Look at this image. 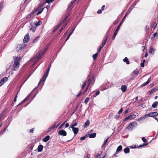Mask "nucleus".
<instances>
[{
	"label": "nucleus",
	"mask_w": 158,
	"mask_h": 158,
	"mask_svg": "<svg viewBox=\"0 0 158 158\" xmlns=\"http://www.w3.org/2000/svg\"><path fill=\"white\" fill-rule=\"evenodd\" d=\"M135 4H134L131 6L130 8L128 10L127 12L126 15H125V16L123 18L122 20L121 21V22L118 25V26L117 27V28L115 32H114V35H113V37L112 38V40H114L115 38L118 31L119 30V29L120 27L121 26L122 24H123V22H124L127 15L131 12V10L133 9L134 6H135Z\"/></svg>",
	"instance_id": "obj_1"
},
{
	"label": "nucleus",
	"mask_w": 158,
	"mask_h": 158,
	"mask_svg": "<svg viewBox=\"0 0 158 158\" xmlns=\"http://www.w3.org/2000/svg\"><path fill=\"white\" fill-rule=\"evenodd\" d=\"M48 49V47H46L45 48L42 52H40L35 55L31 60V62L34 63L32 65V66H33L36 63L38 60H39L41 57L45 53L46 50Z\"/></svg>",
	"instance_id": "obj_2"
},
{
	"label": "nucleus",
	"mask_w": 158,
	"mask_h": 158,
	"mask_svg": "<svg viewBox=\"0 0 158 158\" xmlns=\"http://www.w3.org/2000/svg\"><path fill=\"white\" fill-rule=\"evenodd\" d=\"M49 70H47V71L44 73L38 84V85H42V82L43 84L44 82L48 75Z\"/></svg>",
	"instance_id": "obj_3"
},
{
	"label": "nucleus",
	"mask_w": 158,
	"mask_h": 158,
	"mask_svg": "<svg viewBox=\"0 0 158 158\" xmlns=\"http://www.w3.org/2000/svg\"><path fill=\"white\" fill-rule=\"evenodd\" d=\"M21 58L20 57H17L15 60L14 63L13 64V67L15 69H18L19 68V62L20 61Z\"/></svg>",
	"instance_id": "obj_4"
},
{
	"label": "nucleus",
	"mask_w": 158,
	"mask_h": 158,
	"mask_svg": "<svg viewBox=\"0 0 158 158\" xmlns=\"http://www.w3.org/2000/svg\"><path fill=\"white\" fill-rule=\"evenodd\" d=\"M91 75V72H90L89 75H88V78H89L88 80V82L89 83L88 85H89L90 84L93 85L94 84L95 79L94 78V75L90 76Z\"/></svg>",
	"instance_id": "obj_5"
},
{
	"label": "nucleus",
	"mask_w": 158,
	"mask_h": 158,
	"mask_svg": "<svg viewBox=\"0 0 158 158\" xmlns=\"http://www.w3.org/2000/svg\"><path fill=\"white\" fill-rule=\"evenodd\" d=\"M137 125V123L135 122H132L129 124L128 126L126 127V128L131 131L135 128Z\"/></svg>",
	"instance_id": "obj_6"
},
{
	"label": "nucleus",
	"mask_w": 158,
	"mask_h": 158,
	"mask_svg": "<svg viewBox=\"0 0 158 158\" xmlns=\"http://www.w3.org/2000/svg\"><path fill=\"white\" fill-rule=\"evenodd\" d=\"M158 115V113L156 111L153 112H152L149 113L148 114H145V117L149 116L150 117H152L156 120L158 121V119L156 118V116H157Z\"/></svg>",
	"instance_id": "obj_7"
},
{
	"label": "nucleus",
	"mask_w": 158,
	"mask_h": 158,
	"mask_svg": "<svg viewBox=\"0 0 158 158\" xmlns=\"http://www.w3.org/2000/svg\"><path fill=\"white\" fill-rule=\"evenodd\" d=\"M58 135L61 136H66L67 135L66 132L64 130H61L58 132Z\"/></svg>",
	"instance_id": "obj_8"
},
{
	"label": "nucleus",
	"mask_w": 158,
	"mask_h": 158,
	"mask_svg": "<svg viewBox=\"0 0 158 158\" xmlns=\"http://www.w3.org/2000/svg\"><path fill=\"white\" fill-rule=\"evenodd\" d=\"M8 80L7 77H4L2 78L0 81V87L3 85L4 83L7 81Z\"/></svg>",
	"instance_id": "obj_9"
},
{
	"label": "nucleus",
	"mask_w": 158,
	"mask_h": 158,
	"mask_svg": "<svg viewBox=\"0 0 158 158\" xmlns=\"http://www.w3.org/2000/svg\"><path fill=\"white\" fill-rule=\"evenodd\" d=\"M29 40V36L28 34H27L24 37V39L23 40V42L24 43H26Z\"/></svg>",
	"instance_id": "obj_10"
},
{
	"label": "nucleus",
	"mask_w": 158,
	"mask_h": 158,
	"mask_svg": "<svg viewBox=\"0 0 158 158\" xmlns=\"http://www.w3.org/2000/svg\"><path fill=\"white\" fill-rule=\"evenodd\" d=\"M77 0H74L73 1H72L69 4V5L68 7V9L69 10H71L73 7V4Z\"/></svg>",
	"instance_id": "obj_11"
},
{
	"label": "nucleus",
	"mask_w": 158,
	"mask_h": 158,
	"mask_svg": "<svg viewBox=\"0 0 158 158\" xmlns=\"http://www.w3.org/2000/svg\"><path fill=\"white\" fill-rule=\"evenodd\" d=\"M30 97V95H29L27 97L24 99L22 102H20L19 104L17 105V106H19L25 102Z\"/></svg>",
	"instance_id": "obj_12"
},
{
	"label": "nucleus",
	"mask_w": 158,
	"mask_h": 158,
	"mask_svg": "<svg viewBox=\"0 0 158 158\" xmlns=\"http://www.w3.org/2000/svg\"><path fill=\"white\" fill-rule=\"evenodd\" d=\"M72 129V130L74 132V133L76 135L77 134L78 131H79V128H76V127H73V128H71Z\"/></svg>",
	"instance_id": "obj_13"
},
{
	"label": "nucleus",
	"mask_w": 158,
	"mask_h": 158,
	"mask_svg": "<svg viewBox=\"0 0 158 158\" xmlns=\"http://www.w3.org/2000/svg\"><path fill=\"white\" fill-rule=\"evenodd\" d=\"M127 88V86L125 85H122L121 88L122 91L123 92H124L126 91Z\"/></svg>",
	"instance_id": "obj_14"
},
{
	"label": "nucleus",
	"mask_w": 158,
	"mask_h": 158,
	"mask_svg": "<svg viewBox=\"0 0 158 158\" xmlns=\"http://www.w3.org/2000/svg\"><path fill=\"white\" fill-rule=\"evenodd\" d=\"M43 148V146L42 145H39L37 148L38 151V152H41L42 151Z\"/></svg>",
	"instance_id": "obj_15"
},
{
	"label": "nucleus",
	"mask_w": 158,
	"mask_h": 158,
	"mask_svg": "<svg viewBox=\"0 0 158 158\" xmlns=\"http://www.w3.org/2000/svg\"><path fill=\"white\" fill-rule=\"evenodd\" d=\"M50 138L49 135H47L43 139V141L44 142H47L49 140Z\"/></svg>",
	"instance_id": "obj_16"
},
{
	"label": "nucleus",
	"mask_w": 158,
	"mask_h": 158,
	"mask_svg": "<svg viewBox=\"0 0 158 158\" xmlns=\"http://www.w3.org/2000/svg\"><path fill=\"white\" fill-rule=\"evenodd\" d=\"M96 133H94L92 134H89V138H94L96 136Z\"/></svg>",
	"instance_id": "obj_17"
},
{
	"label": "nucleus",
	"mask_w": 158,
	"mask_h": 158,
	"mask_svg": "<svg viewBox=\"0 0 158 158\" xmlns=\"http://www.w3.org/2000/svg\"><path fill=\"white\" fill-rule=\"evenodd\" d=\"M150 78H149L146 82L143 84L141 86L142 87L144 86L147 85L150 82Z\"/></svg>",
	"instance_id": "obj_18"
},
{
	"label": "nucleus",
	"mask_w": 158,
	"mask_h": 158,
	"mask_svg": "<svg viewBox=\"0 0 158 158\" xmlns=\"http://www.w3.org/2000/svg\"><path fill=\"white\" fill-rule=\"evenodd\" d=\"M63 22H63H61L59 25H57L56 27H55L54 28V30L53 31V32L57 30V29L61 26Z\"/></svg>",
	"instance_id": "obj_19"
},
{
	"label": "nucleus",
	"mask_w": 158,
	"mask_h": 158,
	"mask_svg": "<svg viewBox=\"0 0 158 158\" xmlns=\"http://www.w3.org/2000/svg\"><path fill=\"white\" fill-rule=\"evenodd\" d=\"M155 49L153 48H151L149 49V53L153 55L154 53Z\"/></svg>",
	"instance_id": "obj_20"
},
{
	"label": "nucleus",
	"mask_w": 158,
	"mask_h": 158,
	"mask_svg": "<svg viewBox=\"0 0 158 158\" xmlns=\"http://www.w3.org/2000/svg\"><path fill=\"white\" fill-rule=\"evenodd\" d=\"M139 73V71L137 70H135L132 73L133 74L135 75V77L137 76Z\"/></svg>",
	"instance_id": "obj_21"
},
{
	"label": "nucleus",
	"mask_w": 158,
	"mask_h": 158,
	"mask_svg": "<svg viewBox=\"0 0 158 158\" xmlns=\"http://www.w3.org/2000/svg\"><path fill=\"white\" fill-rule=\"evenodd\" d=\"M90 122L89 120H87L84 124V127L85 128H86L87 127L89 124Z\"/></svg>",
	"instance_id": "obj_22"
},
{
	"label": "nucleus",
	"mask_w": 158,
	"mask_h": 158,
	"mask_svg": "<svg viewBox=\"0 0 158 158\" xmlns=\"http://www.w3.org/2000/svg\"><path fill=\"white\" fill-rule=\"evenodd\" d=\"M157 31L158 32L155 33L152 35L151 38V39H154L156 36H158V30H157Z\"/></svg>",
	"instance_id": "obj_23"
},
{
	"label": "nucleus",
	"mask_w": 158,
	"mask_h": 158,
	"mask_svg": "<svg viewBox=\"0 0 158 158\" xmlns=\"http://www.w3.org/2000/svg\"><path fill=\"white\" fill-rule=\"evenodd\" d=\"M158 104V102L157 101H156L154 102L152 105V106L153 108L156 107Z\"/></svg>",
	"instance_id": "obj_24"
},
{
	"label": "nucleus",
	"mask_w": 158,
	"mask_h": 158,
	"mask_svg": "<svg viewBox=\"0 0 158 158\" xmlns=\"http://www.w3.org/2000/svg\"><path fill=\"white\" fill-rule=\"evenodd\" d=\"M80 105V103H78L77 105H76V108L74 110H73V112H72V115L73 114H74V113L76 111V110H77L78 108L79 107V106Z\"/></svg>",
	"instance_id": "obj_25"
},
{
	"label": "nucleus",
	"mask_w": 158,
	"mask_h": 158,
	"mask_svg": "<svg viewBox=\"0 0 158 158\" xmlns=\"http://www.w3.org/2000/svg\"><path fill=\"white\" fill-rule=\"evenodd\" d=\"M124 152L125 153H128L130 152V149L128 148H126L124 149Z\"/></svg>",
	"instance_id": "obj_26"
},
{
	"label": "nucleus",
	"mask_w": 158,
	"mask_h": 158,
	"mask_svg": "<svg viewBox=\"0 0 158 158\" xmlns=\"http://www.w3.org/2000/svg\"><path fill=\"white\" fill-rule=\"evenodd\" d=\"M123 61L124 62H126L127 64H129V61L128 60L127 57H125V58L123 59Z\"/></svg>",
	"instance_id": "obj_27"
},
{
	"label": "nucleus",
	"mask_w": 158,
	"mask_h": 158,
	"mask_svg": "<svg viewBox=\"0 0 158 158\" xmlns=\"http://www.w3.org/2000/svg\"><path fill=\"white\" fill-rule=\"evenodd\" d=\"M122 147L121 145H119L117 148L116 152H118L122 150Z\"/></svg>",
	"instance_id": "obj_28"
},
{
	"label": "nucleus",
	"mask_w": 158,
	"mask_h": 158,
	"mask_svg": "<svg viewBox=\"0 0 158 158\" xmlns=\"http://www.w3.org/2000/svg\"><path fill=\"white\" fill-rule=\"evenodd\" d=\"M21 48H22V45L21 44L18 45L17 47V50L18 51H19L21 49Z\"/></svg>",
	"instance_id": "obj_29"
},
{
	"label": "nucleus",
	"mask_w": 158,
	"mask_h": 158,
	"mask_svg": "<svg viewBox=\"0 0 158 158\" xmlns=\"http://www.w3.org/2000/svg\"><path fill=\"white\" fill-rule=\"evenodd\" d=\"M77 123L75 122L73 124H71L69 127V128L75 127H74L76 126L77 125Z\"/></svg>",
	"instance_id": "obj_30"
},
{
	"label": "nucleus",
	"mask_w": 158,
	"mask_h": 158,
	"mask_svg": "<svg viewBox=\"0 0 158 158\" xmlns=\"http://www.w3.org/2000/svg\"><path fill=\"white\" fill-rule=\"evenodd\" d=\"M42 23V22L40 21H39L38 22H36L35 23V24L36 26H38L40 25Z\"/></svg>",
	"instance_id": "obj_31"
},
{
	"label": "nucleus",
	"mask_w": 158,
	"mask_h": 158,
	"mask_svg": "<svg viewBox=\"0 0 158 158\" xmlns=\"http://www.w3.org/2000/svg\"><path fill=\"white\" fill-rule=\"evenodd\" d=\"M44 9V8H42L37 13V15H38L39 14H41L43 11Z\"/></svg>",
	"instance_id": "obj_32"
},
{
	"label": "nucleus",
	"mask_w": 158,
	"mask_h": 158,
	"mask_svg": "<svg viewBox=\"0 0 158 158\" xmlns=\"http://www.w3.org/2000/svg\"><path fill=\"white\" fill-rule=\"evenodd\" d=\"M89 98L88 97H87L86 98L85 101H84V102L85 103V104H86L87 102H89Z\"/></svg>",
	"instance_id": "obj_33"
},
{
	"label": "nucleus",
	"mask_w": 158,
	"mask_h": 158,
	"mask_svg": "<svg viewBox=\"0 0 158 158\" xmlns=\"http://www.w3.org/2000/svg\"><path fill=\"white\" fill-rule=\"evenodd\" d=\"M145 117H145L144 116V117H140L138 119V120L139 121H141V120H143L145 119Z\"/></svg>",
	"instance_id": "obj_34"
},
{
	"label": "nucleus",
	"mask_w": 158,
	"mask_h": 158,
	"mask_svg": "<svg viewBox=\"0 0 158 158\" xmlns=\"http://www.w3.org/2000/svg\"><path fill=\"white\" fill-rule=\"evenodd\" d=\"M128 119H130V120L131 119L130 115L125 118L124 120V121H127V120H128Z\"/></svg>",
	"instance_id": "obj_35"
},
{
	"label": "nucleus",
	"mask_w": 158,
	"mask_h": 158,
	"mask_svg": "<svg viewBox=\"0 0 158 158\" xmlns=\"http://www.w3.org/2000/svg\"><path fill=\"white\" fill-rule=\"evenodd\" d=\"M34 13L33 12H32L30 14L28 15L27 16L26 18L27 19H29L30 17H31L32 15H33V14Z\"/></svg>",
	"instance_id": "obj_36"
},
{
	"label": "nucleus",
	"mask_w": 158,
	"mask_h": 158,
	"mask_svg": "<svg viewBox=\"0 0 158 158\" xmlns=\"http://www.w3.org/2000/svg\"><path fill=\"white\" fill-rule=\"evenodd\" d=\"M67 121H65L58 128V129H60L65 124V123H66Z\"/></svg>",
	"instance_id": "obj_37"
},
{
	"label": "nucleus",
	"mask_w": 158,
	"mask_h": 158,
	"mask_svg": "<svg viewBox=\"0 0 158 158\" xmlns=\"http://www.w3.org/2000/svg\"><path fill=\"white\" fill-rule=\"evenodd\" d=\"M86 85V81H85V82H84L83 83V84L82 85V86L81 87V89H84L85 88V86Z\"/></svg>",
	"instance_id": "obj_38"
},
{
	"label": "nucleus",
	"mask_w": 158,
	"mask_h": 158,
	"mask_svg": "<svg viewBox=\"0 0 158 158\" xmlns=\"http://www.w3.org/2000/svg\"><path fill=\"white\" fill-rule=\"evenodd\" d=\"M98 55V53H96V54H94L93 56V59L94 60H95L96 57Z\"/></svg>",
	"instance_id": "obj_39"
},
{
	"label": "nucleus",
	"mask_w": 158,
	"mask_h": 158,
	"mask_svg": "<svg viewBox=\"0 0 158 158\" xmlns=\"http://www.w3.org/2000/svg\"><path fill=\"white\" fill-rule=\"evenodd\" d=\"M54 1V0H47L46 2L49 4L50 3Z\"/></svg>",
	"instance_id": "obj_40"
},
{
	"label": "nucleus",
	"mask_w": 158,
	"mask_h": 158,
	"mask_svg": "<svg viewBox=\"0 0 158 158\" xmlns=\"http://www.w3.org/2000/svg\"><path fill=\"white\" fill-rule=\"evenodd\" d=\"M57 123V122H55V125L54 126H55V127L56 128H57L60 124V123H58L57 125H56V123Z\"/></svg>",
	"instance_id": "obj_41"
},
{
	"label": "nucleus",
	"mask_w": 158,
	"mask_h": 158,
	"mask_svg": "<svg viewBox=\"0 0 158 158\" xmlns=\"http://www.w3.org/2000/svg\"><path fill=\"white\" fill-rule=\"evenodd\" d=\"M40 37V36H38L37 37H36L35 39L34 40H33V43H35L36 42V41L37 40H38V39Z\"/></svg>",
	"instance_id": "obj_42"
},
{
	"label": "nucleus",
	"mask_w": 158,
	"mask_h": 158,
	"mask_svg": "<svg viewBox=\"0 0 158 158\" xmlns=\"http://www.w3.org/2000/svg\"><path fill=\"white\" fill-rule=\"evenodd\" d=\"M87 136V135H86L83 136H82L81 137L80 139L81 140H84L85 138Z\"/></svg>",
	"instance_id": "obj_43"
},
{
	"label": "nucleus",
	"mask_w": 158,
	"mask_h": 158,
	"mask_svg": "<svg viewBox=\"0 0 158 158\" xmlns=\"http://www.w3.org/2000/svg\"><path fill=\"white\" fill-rule=\"evenodd\" d=\"M109 139V137H108V138L106 139L105 140L104 143L103 144V146H105V145L106 143H107Z\"/></svg>",
	"instance_id": "obj_44"
},
{
	"label": "nucleus",
	"mask_w": 158,
	"mask_h": 158,
	"mask_svg": "<svg viewBox=\"0 0 158 158\" xmlns=\"http://www.w3.org/2000/svg\"><path fill=\"white\" fill-rule=\"evenodd\" d=\"M148 143H143V144L140 145L139 147H143L144 146H146V145H148Z\"/></svg>",
	"instance_id": "obj_45"
},
{
	"label": "nucleus",
	"mask_w": 158,
	"mask_h": 158,
	"mask_svg": "<svg viewBox=\"0 0 158 158\" xmlns=\"http://www.w3.org/2000/svg\"><path fill=\"white\" fill-rule=\"evenodd\" d=\"M89 85H88L86 89H85V90L83 92V94H84L86 92L87 90L89 88Z\"/></svg>",
	"instance_id": "obj_46"
},
{
	"label": "nucleus",
	"mask_w": 158,
	"mask_h": 158,
	"mask_svg": "<svg viewBox=\"0 0 158 158\" xmlns=\"http://www.w3.org/2000/svg\"><path fill=\"white\" fill-rule=\"evenodd\" d=\"M131 119L135 118L136 117V115L135 114H132L130 115Z\"/></svg>",
	"instance_id": "obj_47"
},
{
	"label": "nucleus",
	"mask_w": 158,
	"mask_h": 158,
	"mask_svg": "<svg viewBox=\"0 0 158 158\" xmlns=\"http://www.w3.org/2000/svg\"><path fill=\"white\" fill-rule=\"evenodd\" d=\"M123 111V108H121L120 109V110H119V111L118 112V114H120L122 113Z\"/></svg>",
	"instance_id": "obj_48"
},
{
	"label": "nucleus",
	"mask_w": 158,
	"mask_h": 158,
	"mask_svg": "<svg viewBox=\"0 0 158 158\" xmlns=\"http://www.w3.org/2000/svg\"><path fill=\"white\" fill-rule=\"evenodd\" d=\"M3 7L2 3H0V12L1 11L2 7Z\"/></svg>",
	"instance_id": "obj_49"
},
{
	"label": "nucleus",
	"mask_w": 158,
	"mask_h": 158,
	"mask_svg": "<svg viewBox=\"0 0 158 158\" xmlns=\"http://www.w3.org/2000/svg\"><path fill=\"white\" fill-rule=\"evenodd\" d=\"M130 110V109H128L127 110H125L124 112V114H126L128 113L129 112V110Z\"/></svg>",
	"instance_id": "obj_50"
},
{
	"label": "nucleus",
	"mask_w": 158,
	"mask_h": 158,
	"mask_svg": "<svg viewBox=\"0 0 158 158\" xmlns=\"http://www.w3.org/2000/svg\"><path fill=\"white\" fill-rule=\"evenodd\" d=\"M102 48L103 47L102 46H100L99 47V48L98 49V52H100Z\"/></svg>",
	"instance_id": "obj_51"
},
{
	"label": "nucleus",
	"mask_w": 158,
	"mask_h": 158,
	"mask_svg": "<svg viewBox=\"0 0 158 158\" xmlns=\"http://www.w3.org/2000/svg\"><path fill=\"white\" fill-rule=\"evenodd\" d=\"M142 140L144 142H146L147 141V140L146 139V138L145 137H142Z\"/></svg>",
	"instance_id": "obj_52"
},
{
	"label": "nucleus",
	"mask_w": 158,
	"mask_h": 158,
	"mask_svg": "<svg viewBox=\"0 0 158 158\" xmlns=\"http://www.w3.org/2000/svg\"><path fill=\"white\" fill-rule=\"evenodd\" d=\"M22 45V48H21V49H24L26 46V44H23Z\"/></svg>",
	"instance_id": "obj_53"
},
{
	"label": "nucleus",
	"mask_w": 158,
	"mask_h": 158,
	"mask_svg": "<svg viewBox=\"0 0 158 158\" xmlns=\"http://www.w3.org/2000/svg\"><path fill=\"white\" fill-rule=\"evenodd\" d=\"M66 24H64V25L61 28V29H60V31H61L65 27V26H66Z\"/></svg>",
	"instance_id": "obj_54"
},
{
	"label": "nucleus",
	"mask_w": 158,
	"mask_h": 158,
	"mask_svg": "<svg viewBox=\"0 0 158 158\" xmlns=\"http://www.w3.org/2000/svg\"><path fill=\"white\" fill-rule=\"evenodd\" d=\"M82 93L81 90L80 91L79 93L77 95V97H79Z\"/></svg>",
	"instance_id": "obj_55"
},
{
	"label": "nucleus",
	"mask_w": 158,
	"mask_h": 158,
	"mask_svg": "<svg viewBox=\"0 0 158 158\" xmlns=\"http://www.w3.org/2000/svg\"><path fill=\"white\" fill-rule=\"evenodd\" d=\"M156 23H154L152 27L153 28H155L156 27Z\"/></svg>",
	"instance_id": "obj_56"
},
{
	"label": "nucleus",
	"mask_w": 158,
	"mask_h": 158,
	"mask_svg": "<svg viewBox=\"0 0 158 158\" xmlns=\"http://www.w3.org/2000/svg\"><path fill=\"white\" fill-rule=\"evenodd\" d=\"M100 94V91H97L96 92V93L95 94V96L98 95Z\"/></svg>",
	"instance_id": "obj_57"
},
{
	"label": "nucleus",
	"mask_w": 158,
	"mask_h": 158,
	"mask_svg": "<svg viewBox=\"0 0 158 158\" xmlns=\"http://www.w3.org/2000/svg\"><path fill=\"white\" fill-rule=\"evenodd\" d=\"M155 91V89H151L150 91L149 92L150 94H152L153 93V92Z\"/></svg>",
	"instance_id": "obj_58"
},
{
	"label": "nucleus",
	"mask_w": 158,
	"mask_h": 158,
	"mask_svg": "<svg viewBox=\"0 0 158 158\" xmlns=\"http://www.w3.org/2000/svg\"><path fill=\"white\" fill-rule=\"evenodd\" d=\"M52 130V128L51 127H49L48 130L47 132H50Z\"/></svg>",
	"instance_id": "obj_59"
},
{
	"label": "nucleus",
	"mask_w": 158,
	"mask_h": 158,
	"mask_svg": "<svg viewBox=\"0 0 158 158\" xmlns=\"http://www.w3.org/2000/svg\"><path fill=\"white\" fill-rule=\"evenodd\" d=\"M17 97V95L16 94V96L15 97L14 100V102H15L16 101Z\"/></svg>",
	"instance_id": "obj_60"
},
{
	"label": "nucleus",
	"mask_w": 158,
	"mask_h": 158,
	"mask_svg": "<svg viewBox=\"0 0 158 158\" xmlns=\"http://www.w3.org/2000/svg\"><path fill=\"white\" fill-rule=\"evenodd\" d=\"M100 155V154H99L98 153H97L96 155H95V156H96V158H97L98 157V156H99Z\"/></svg>",
	"instance_id": "obj_61"
},
{
	"label": "nucleus",
	"mask_w": 158,
	"mask_h": 158,
	"mask_svg": "<svg viewBox=\"0 0 158 158\" xmlns=\"http://www.w3.org/2000/svg\"><path fill=\"white\" fill-rule=\"evenodd\" d=\"M94 131V130L93 129H91V130H90L88 132V134H89V133L92 132L93 131Z\"/></svg>",
	"instance_id": "obj_62"
},
{
	"label": "nucleus",
	"mask_w": 158,
	"mask_h": 158,
	"mask_svg": "<svg viewBox=\"0 0 158 158\" xmlns=\"http://www.w3.org/2000/svg\"><path fill=\"white\" fill-rule=\"evenodd\" d=\"M102 10H99L97 11V13L98 14H100L102 12Z\"/></svg>",
	"instance_id": "obj_63"
},
{
	"label": "nucleus",
	"mask_w": 158,
	"mask_h": 158,
	"mask_svg": "<svg viewBox=\"0 0 158 158\" xmlns=\"http://www.w3.org/2000/svg\"><path fill=\"white\" fill-rule=\"evenodd\" d=\"M90 157V155L89 154H87L86 155L85 158H89Z\"/></svg>",
	"instance_id": "obj_64"
}]
</instances>
